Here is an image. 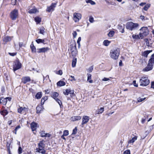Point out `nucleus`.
Wrapping results in <instances>:
<instances>
[{
	"instance_id": "33",
	"label": "nucleus",
	"mask_w": 154,
	"mask_h": 154,
	"mask_svg": "<svg viewBox=\"0 0 154 154\" xmlns=\"http://www.w3.org/2000/svg\"><path fill=\"white\" fill-rule=\"evenodd\" d=\"M55 100L57 102V103H58L60 108L61 107V106H62V103L61 100L57 98H55Z\"/></svg>"
},
{
	"instance_id": "21",
	"label": "nucleus",
	"mask_w": 154,
	"mask_h": 154,
	"mask_svg": "<svg viewBox=\"0 0 154 154\" xmlns=\"http://www.w3.org/2000/svg\"><path fill=\"white\" fill-rule=\"evenodd\" d=\"M37 10L35 8H32L29 10L28 12L30 14H34L36 13Z\"/></svg>"
},
{
	"instance_id": "10",
	"label": "nucleus",
	"mask_w": 154,
	"mask_h": 154,
	"mask_svg": "<svg viewBox=\"0 0 154 154\" xmlns=\"http://www.w3.org/2000/svg\"><path fill=\"white\" fill-rule=\"evenodd\" d=\"M73 20L75 22L79 21L80 19L81 18V14L79 13H75L73 14Z\"/></svg>"
},
{
	"instance_id": "4",
	"label": "nucleus",
	"mask_w": 154,
	"mask_h": 154,
	"mask_svg": "<svg viewBox=\"0 0 154 154\" xmlns=\"http://www.w3.org/2000/svg\"><path fill=\"white\" fill-rule=\"evenodd\" d=\"M139 25L137 23H134L132 22H129L127 23L126 28L127 29L131 31L135 30L139 26Z\"/></svg>"
},
{
	"instance_id": "27",
	"label": "nucleus",
	"mask_w": 154,
	"mask_h": 154,
	"mask_svg": "<svg viewBox=\"0 0 154 154\" xmlns=\"http://www.w3.org/2000/svg\"><path fill=\"white\" fill-rule=\"evenodd\" d=\"M65 83L63 81H60L57 83V85L59 86H62L65 85Z\"/></svg>"
},
{
	"instance_id": "18",
	"label": "nucleus",
	"mask_w": 154,
	"mask_h": 154,
	"mask_svg": "<svg viewBox=\"0 0 154 154\" xmlns=\"http://www.w3.org/2000/svg\"><path fill=\"white\" fill-rule=\"evenodd\" d=\"M12 37L9 36H6L4 37L3 39L4 42H7L11 41L12 39Z\"/></svg>"
},
{
	"instance_id": "34",
	"label": "nucleus",
	"mask_w": 154,
	"mask_h": 154,
	"mask_svg": "<svg viewBox=\"0 0 154 154\" xmlns=\"http://www.w3.org/2000/svg\"><path fill=\"white\" fill-rule=\"evenodd\" d=\"M36 42L38 44L40 43H44L45 40L44 39H38L35 40Z\"/></svg>"
},
{
	"instance_id": "44",
	"label": "nucleus",
	"mask_w": 154,
	"mask_h": 154,
	"mask_svg": "<svg viewBox=\"0 0 154 154\" xmlns=\"http://www.w3.org/2000/svg\"><path fill=\"white\" fill-rule=\"evenodd\" d=\"M44 29H45V28L43 27H41L40 28V33L43 35L44 33L45 32Z\"/></svg>"
},
{
	"instance_id": "60",
	"label": "nucleus",
	"mask_w": 154,
	"mask_h": 154,
	"mask_svg": "<svg viewBox=\"0 0 154 154\" xmlns=\"http://www.w3.org/2000/svg\"><path fill=\"white\" fill-rule=\"evenodd\" d=\"M20 125H18L16 127V128L14 130V131H17V130L20 129Z\"/></svg>"
},
{
	"instance_id": "16",
	"label": "nucleus",
	"mask_w": 154,
	"mask_h": 154,
	"mask_svg": "<svg viewBox=\"0 0 154 154\" xmlns=\"http://www.w3.org/2000/svg\"><path fill=\"white\" fill-rule=\"evenodd\" d=\"M37 124V123L34 122H33L31 124V128L33 131L36 130Z\"/></svg>"
},
{
	"instance_id": "28",
	"label": "nucleus",
	"mask_w": 154,
	"mask_h": 154,
	"mask_svg": "<svg viewBox=\"0 0 154 154\" xmlns=\"http://www.w3.org/2000/svg\"><path fill=\"white\" fill-rule=\"evenodd\" d=\"M104 111V108L101 107L100 109L97 110L96 111V114H98L102 113Z\"/></svg>"
},
{
	"instance_id": "14",
	"label": "nucleus",
	"mask_w": 154,
	"mask_h": 154,
	"mask_svg": "<svg viewBox=\"0 0 154 154\" xmlns=\"http://www.w3.org/2000/svg\"><path fill=\"white\" fill-rule=\"evenodd\" d=\"M49 50V48L48 47L43 48L37 49L38 53H45Z\"/></svg>"
},
{
	"instance_id": "31",
	"label": "nucleus",
	"mask_w": 154,
	"mask_h": 154,
	"mask_svg": "<svg viewBox=\"0 0 154 154\" xmlns=\"http://www.w3.org/2000/svg\"><path fill=\"white\" fill-rule=\"evenodd\" d=\"M35 21L37 23H39L41 21V19L38 17H36L35 18Z\"/></svg>"
},
{
	"instance_id": "46",
	"label": "nucleus",
	"mask_w": 154,
	"mask_h": 154,
	"mask_svg": "<svg viewBox=\"0 0 154 154\" xmlns=\"http://www.w3.org/2000/svg\"><path fill=\"white\" fill-rule=\"evenodd\" d=\"M69 134V131L68 130H65L63 132V135L64 136H67Z\"/></svg>"
},
{
	"instance_id": "39",
	"label": "nucleus",
	"mask_w": 154,
	"mask_h": 154,
	"mask_svg": "<svg viewBox=\"0 0 154 154\" xmlns=\"http://www.w3.org/2000/svg\"><path fill=\"white\" fill-rule=\"evenodd\" d=\"M110 43V42L108 40H105L103 41V45L106 46H108Z\"/></svg>"
},
{
	"instance_id": "36",
	"label": "nucleus",
	"mask_w": 154,
	"mask_h": 154,
	"mask_svg": "<svg viewBox=\"0 0 154 154\" xmlns=\"http://www.w3.org/2000/svg\"><path fill=\"white\" fill-rule=\"evenodd\" d=\"M115 32L114 31L111 30L110 31L108 34V35L109 37H112L114 34Z\"/></svg>"
},
{
	"instance_id": "30",
	"label": "nucleus",
	"mask_w": 154,
	"mask_h": 154,
	"mask_svg": "<svg viewBox=\"0 0 154 154\" xmlns=\"http://www.w3.org/2000/svg\"><path fill=\"white\" fill-rule=\"evenodd\" d=\"M0 113L2 115L5 116L8 113V112L5 109L3 110L0 111Z\"/></svg>"
},
{
	"instance_id": "29",
	"label": "nucleus",
	"mask_w": 154,
	"mask_h": 154,
	"mask_svg": "<svg viewBox=\"0 0 154 154\" xmlns=\"http://www.w3.org/2000/svg\"><path fill=\"white\" fill-rule=\"evenodd\" d=\"M137 137L136 136H134V137H132L131 140H129L128 141V143H133L137 139Z\"/></svg>"
},
{
	"instance_id": "26",
	"label": "nucleus",
	"mask_w": 154,
	"mask_h": 154,
	"mask_svg": "<svg viewBox=\"0 0 154 154\" xmlns=\"http://www.w3.org/2000/svg\"><path fill=\"white\" fill-rule=\"evenodd\" d=\"M42 96V92H38L36 94L35 97L37 99H40L41 98Z\"/></svg>"
},
{
	"instance_id": "22",
	"label": "nucleus",
	"mask_w": 154,
	"mask_h": 154,
	"mask_svg": "<svg viewBox=\"0 0 154 154\" xmlns=\"http://www.w3.org/2000/svg\"><path fill=\"white\" fill-rule=\"evenodd\" d=\"M72 90L70 88L66 89L65 91L63 92V93L65 95H67L71 93Z\"/></svg>"
},
{
	"instance_id": "42",
	"label": "nucleus",
	"mask_w": 154,
	"mask_h": 154,
	"mask_svg": "<svg viewBox=\"0 0 154 154\" xmlns=\"http://www.w3.org/2000/svg\"><path fill=\"white\" fill-rule=\"evenodd\" d=\"M146 99V97H144L143 98H141L140 97H139L137 99V101L138 102H141L144 100H145Z\"/></svg>"
},
{
	"instance_id": "41",
	"label": "nucleus",
	"mask_w": 154,
	"mask_h": 154,
	"mask_svg": "<svg viewBox=\"0 0 154 154\" xmlns=\"http://www.w3.org/2000/svg\"><path fill=\"white\" fill-rule=\"evenodd\" d=\"M81 37H79L77 41V43L78 44V48H80V42L81 41Z\"/></svg>"
},
{
	"instance_id": "55",
	"label": "nucleus",
	"mask_w": 154,
	"mask_h": 154,
	"mask_svg": "<svg viewBox=\"0 0 154 154\" xmlns=\"http://www.w3.org/2000/svg\"><path fill=\"white\" fill-rule=\"evenodd\" d=\"M146 120V118H142V119H141V123L142 124L144 123V122H145Z\"/></svg>"
},
{
	"instance_id": "54",
	"label": "nucleus",
	"mask_w": 154,
	"mask_h": 154,
	"mask_svg": "<svg viewBox=\"0 0 154 154\" xmlns=\"http://www.w3.org/2000/svg\"><path fill=\"white\" fill-rule=\"evenodd\" d=\"M9 54L11 56H14L15 55H16L17 53H9Z\"/></svg>"
},
{
	"instance_id": "38",
	"label": "nucleus",
	"mask_w": 154,
	"mask_h": 154,
	"mask_svg": "<svg viewBox=\"0 0 154 154\" xmlns=\"http://www.w3.org/2000/svg\"><path fill=\"white\" fill-rule=\"evenodd\" d=\"M47 99L48 97L47 96H45L44 97L42 98L41 99V104L42 105L43 104L45 101L47 100Z\"/></svg>"
},
{
	"instance_id": "11",
	"label": "nucleus",
	"mask_w": 154,
	"mask_h": 154,
	"mask_svg": "<svg viewBox=\"0 0 154 154\" xmlns=\"http://www.w3.org/2000/svg\"><path fill=\"white\" fill-rule=\"evenodd\" d=\"M89 117L87 116H84L82 118V122L81 124L82 127H83L84 125L88 122L89 121Z\"/></svg>"
},
{
	"instance_id": "53",
	"label": "nucleus",
	"mask_w": 154,
	"mask_h": 154,
	"mask_svg": "<svg viewBox=\"0 0 154 154\" xmlns=\"http://www.w3.org/2000/svg\"><path fill=\"white\" fill-rule=\"evenodd\" d=\"M123 154H130V152L129 150H127L125 151Z\"/></svg>"
},
{
	"instance_id": "45",
	"label": "nucleus",
	"mask_w": 154,
	"mask_h": 154,
	"mask_svg": "<svg viewBox=\"0 0 154 154\" xmlns=\"http://www.w3.org/2000/svg\"><path fill=\"white\" fill-rule=\"evenodd\" d=\"M70 94V96L72 97H73L75 96V95L74 93V90H72L71 93Z\"/></svg>"
},
{
	"instance_id": "62",
	"label": "nucleus",
	"mask_w": 154,
	"mask_h": 154,
	"mask_svg": "<svg viewBox=\"0 0 154 154\" xmlns=\"http://www.w3.org/2000/svg\"><path fill=\"white\" fill-rule=\"evenodd\" d=\"M58 74L60 75H62V74H63V72H62V71L61 70H59L58 71Z\"/></svg>"
},
{
	"instance_id": "43",
	"label": "nucleus",
	"mask_w": 154,
	"mask_h": 154,
	"mask_svg": "<svg viewBox=\"0 0 154 154\" xmlns=\"http://www.w3.org/2000/svg\"><path fill=\"white\" fill-rule=\"evenodd\" d=\"M132 37L133 38L135 39H140V37L139 36V34L137 35H132Z\"/></svg>"
},
{
	"instance_id": "47",
	"label": "nucleus",
	"mask_w": 154,
	"mask_h": 154,
	"mask_svg": "<svg viewBox=\"0 0 154 154\" xmlns=\"http://www.w3.org/2000/svg\"><path fill=\"white\" fill-rule=\"evenodd\" d=\"M40 134L42 137H45L46 133H45L44 131H42L40 132Z\"/></svg>"
},
{
	"instance_id": "9",
	"label": "nucleus",
	"mask_w": 154,
	"mask_h": 154,
	"mask_svg": "<svg viewBox=\"0 0 154 154\" xmlns=\"http://www.w3.org/2000/svg\"><path fill=\"white\" fill-rule=\"evenodd\" d=\"M21 64L18 61H16L14 62L13 65V69L14 72L21 68Z\"/></svg>"
},
{
	"instance_id": "50",
	"label": "nucleus",
	"mask_w": 154,
	"mask_h": 154,
	"mask_svg": "<svg viewBox=\"0 0 154 154\" xmlns=\"http://www.w3.org/2000/svg\"><path fill=\"white\" fill-rule=\"evenodd\" d=\"M89 20L90 22L91 23H93L94 21L93 17H90L89 18Z\"/></svg>"
},
{
	"instance_id": "49",
	"label": "nucleus",
	"mask_w": 154,
	"mask_h": 154,
	"mask_svg": "<svg viewBox=\"0 0 154 154\" xmlns=\"http://www.w3.org/2000/svg\"><path fill=\"white\" fill-rule=\"evenodd\" d=\"M77 131V129L76 127H75L73 130L72 131V134H76Z\"/></svg>"
},
{
	"instance_id": "17",
	"label": "nucleus",
	"mask_w": 154,
	"mask_h": 154,
	"mask_svg": "<svg viewBox=\"0 0 154 154\" xmlns=\"http://www.w3.org/2000/svg\"><path fill=\"white\" fill-rule=\"evenodd\" d=\"M81 119V117L79 116H74L71 118V120L72 121H78Z\"/></svg>"
},
{
	"instance_id": "59",
	"label": "nucleus",
	"mask_w": 154,
	"mask_h": 154,
	"mask_svg": "<svg viewBox=\"0 0 154 154\" xmlns=\"http://www.w3.org/2000/svg\"><path fill=\"white\" fill-rule=\"evenodd\" d=\"M36 110H38V111H41V108L39 106H37L36 107Z\"/></svg>"
},
{
	"instance_id": "12",
	"label": "nucleus",
	"mask_w": 154,
	"mask_h": 154,
	"mask_svg": "<svg viewBox=\"0 0 154 154\" xmlns=\"http://www.w3.org/2000/svg\"><path fill=\"white\" fill-rule=\"evenodd\" d=\"M56 5V3H52L50 7L47 8V11L48 12L53 11L54 10Z\"/></svg>"
},
{
	"instance_id": "58",
	"label": "nucleus",
	"mask_w": 154,
	"mask_h": 154,
	"mask_svg": "<svg viewBox=\"0 0 154 154\" xmlns=\"http://www.w3.org/2000/svg\"><path fill=\"white\" fill-rule=\"evenodd\" d=\"M133 84L134 85V86H135V87H137L138 86V85H137V84H136V81L134 80V81L133 82Z\"/></svg>"
},
{
	"instance_id": "61",
	"label": "nucleus",
	"mask_w": 154,
	"mask_h": 154,
	"mask_svg": "<svg viewBox=\"0 0 154 154\" xmlns=\"http://www.w3.org/2000/svg\"><path fill=\"white\" fill-rule=\"evenodd\" d=\"M70 77L72 79H71V81H76V79L75 78V77H74V76H72V75H71L70 76Z\"/></svg>"
},
{
	"instance_id": "7",
	"label": "nucleus",
	"mask_w": 154,
	"mask_h": 154,
	"mask_svg": "<svg viewBox=\"0 0 154 154\" xmlns=\"http://www.w3.org/2000/svg\"><path fill=\"white\" fill-rule=\"evenodd\" d=\"M140 85L143 86H146L148 85L149 83V80L148 77L146 76L143 77L140 80Z\"/></svg>"
},
{
	"instance_id": "20",
	"label": "nucleus",
	"mask_w": 154,
	"mask_h": 154,
	"mask_svg": "<svg viewBox=\"0 0 154 154\" xmlns=\"http://www.w3.org/2000/svg\"><path fill=\"white\" fill-rule=\"evenodd\" d=\"M125 27L124 26H122L120 25H118V29L120 30V32L123 33L125 32L124 31Z\"/></svg>"
},
{
	"instance_id": "5",
	"label": "nucleus",
	"mask_w": 154,
	"mask_h": 154,
	"mask_svg": "<svg viewBox=\"0 0 154 154\" xmlns=\"http://www.w3.org/2000/svg\"><path fill=\"white\" fill-rule=\"evenodd\" d=\"M140 31L139 36L142 39L144 36H147L149 34V30L147 27H143L140 29Z\"/></svg>"
},
{
	"instance_id": "6",
	"label": "nucleus",
	"mask_w": 154,
	"mask_h": 154,
	"mask_svg": "<svg viewBox=\"0 0 154 154\" xmlns=\"http://www.w3.org/2000/svg\"><path fill=\"white\" fill-rule=\"evenodd\" d=\"M70 51L73 57H75L78 53V51L76 47V45L75 43H73L70 45Z\"/></svg>"
},
{
	"instance_id": "35",
	"label": "nucleus",
	"mask_w": 154,
	"mask_h": 154,
	"mask_svg": "<svg viewBox=\"0 0 154 154\" xmlns=\"http://www.w3.org/2000/svg\"><path fill=\"white\" fill-rule=\"evenodd\" d=\"M26 109L25 107H21L18 109V112L20 113H22V111L24 110L25 109Z\"/></svg>"
},
{
	"instance_id": "63",
	"label": "nucleus",
	"mask_w": 154,
	"mask_h": 154,
	"mask_svg": "<svg viewBox=\"0 0 154 154\" xmlns=\"http://www.w3.org/2000/svg\"><path fill=\"white\" fill-rule=\"evenodd\" d=\"M146 4V3L145 2H142L140 4V5L141 6H143V5H145Z\"/></svg>"
},
{
	"instance_id": "23",
	"label": "nucleus",
	"mask_w": 154,
	"mask_h": 154,
	"mask_svg": "<svg viewBox=\"0 0 154 154\" xmlns=\"http://www.w3.org/2000/svg\"><path fill=\"white\" fill-rule=\"evenodd\" d=\"M87 81L91 83H92L93 81L91 79V75L90 74H87Z\"/></svg>"
},
{
	"instance_id": "3",
	"label": "nucleus",
	"mask_w": 154,
	"mask_h": 154,
	"mask_svg": "<svg viewBox=\"0 0 154 154\" xmlns=\"http://www.w3.org/2000/svg\"><path fill=\"white\" fill-rule=\"evenodd\" d=\"M44 142V140H43L38 143V147L36 149V152L41 153L42 154L45 153L46 151L44 149L45 145Z\"/></svg>"
},
{
	"instance_id": "56",
	"label": "nucleus",
	"mask_w": 154,
	"mask_h": 154,
	"mask_svg": "<svg viewBox=\"0 0 154 154\" xmlns=\"http://www.w3.org/2000/svg\"><path fill=\"white\" fill-rule=\"evenodd\" d=\"M109 80V79L107 78H104L102 79V81H108Z\"/></svg>"
},
{
	"instance_id": "48",
	"label": "nucleus",
	"mask_w": 154,
	"mask_h": 154,
	"mask_svg": "<svg viewBox=\"0 0 154 154\" xmlns=\"http://www.w3.org/2000/svg\"><path fill=\"white\" fill-rule=\"evenodd\" d=\"M93 69V67L92 66H91L89 68L87 69V71L89 72H91L92 71Z\"/></svg>"
},
{
	"instance_id": "13",
	"label": "nucleus",
	"mask_w": 154,
	"mask_h": 154,
	"mask_svg": "<svg viewBox=\"0 0 154 154\" xmlns=\"http://www.w3.org/2000/svg\"><path fill=\"white\" fill-rule=\"evenodd\" d=\"M152 51V50H146L142 52L141 55L142 56L145 57L147 58L148 57V55Z\"/></svg>"
},
{
	"instance_id": "15",
	"label": "nucleus",
	"mask_w": 154,
	"mask_h": 154,
	"mask_svg": "<svg viewBox=\"0 0 154 154\" xmlns=\"http://www.w3.org/2000/svg\"><path fill=\"white\" fill-rule=\"evenodd\" d=\"M22 82L24 84L29 82L30 81V78L29 76L24 77L22 78Z\"/></svg>"
},
{
	"instance_id": "2",
	"label": "nucleus",
	"mask_w": 154,
	"mask_h": 154,
	"mask_svg": "<svg viewBox=\"0 0 154 154\" xmlns=\"http://www.w3.org/2000/svg\"><path fill=\"white\" fill-rule=\"evenodd\" d=\"M120 50L119 48H115L111 50L109 55L113 59L116 60L118 58Z\"/></svg>"
},
{
	"instance_id": "19",
	"label": "nucleus",
	"mask_w": 154,
	"mask_h": 154,
	"mask_svg": "<svg viewBox=\"0 0 154 154\" xmlns=\"http://www.w3.org/2000/svg\"><path fill=\"white\" fill-rule=\"evenodd\" d=\"M7 103V100L6 98L1 97L0 99V103L3 105H5Z\"/></svg>"
},
{
	"instance_id": "64",
	"label": "nucleus",
	"mask_w": 154,
	"mask_h": 154,
	"mask_svg": "<svg viewBox=\"0 0 154 154\" xmlns=\"http://www.w3.org/2000/svg\"><path fill=\"white\" fill-rule=\"evenodd\" d=\"M151 88L154 89V81L151 83Z\"/></svg>"
},
{
	"instance_id": "52",
	"label": "nucleus",
	"mask_w": 154,
	"mask_h": 154,
	"mask_svg": "<svg viewBox=\"0 0 154 154\" xmlns=\"http://www.w3.org/2000/svg\"><path fill=\"white\" fill-rule=\"evenodd\" d=\"M22 149L21 147H19L18 148V153L21 154L22 152Z\"/></svg>"
},
{
	"instance_id": "25",
	"label": "nucleus",
	"mask_w": 154,
	"mask_h": 154,
	"mask_svg": "<svg viewBox=\"0 0 154 154\" xmlns=\"http://www.w3.org/2000/svg\"><path fill=\"white\" fill-rule=\"evenodd\" d=\"M30 48L31 49L32 51V52H36V50L35 47L34 45L33 42H32L30 46Z\"/></svg>"
},
{
	"instance_id": "32",
	"label": "nucleus",
	"mask_w": 154,
	"mask_h": 154,
	"mask_svg": "<svg viewBox=\"0 0 154 154\" xmlns=\"http://www.w3.org/2000/svg\"><path fill=\"white\" fill-rule=\"evenodd\" d=\"M58 95L59 94L58 93L56 92H54L52 93V94L51 95V97L55 99V98H57V97Z\"/></svg>"
},
{
	"instance_id": "1",
	"label": "nucleus",
	"mask_w": 154,
	"mask_h": 154,
	"mask_svg": "<svg viewBox=\"0 0 154 154\" xmlns=\"http://www.w3.org/2000/svg\"><path fill=\"white\" fill-rule=\"evenodd\" d=\"M154 65V53L150 56L147 66L143 69L144 71H148L152 70Z\"/></svg>"
},
{
	"instance_id": "37",
	"label": "nucleus",
	"mask_w": 154,
	"mask_h": 154,
	"mask_svg": "<svg viewBox=\"0 0 154 154\" xmlns=\"http://www.w3.org/2000/svg\"><path fill=\"white\" fill-rule=\"evenodd\" d=\"M150 4H148L144 7L143 9L145 11H147L148 8L150 7Z\"/></svg>"
},
{
	"instance_id": "51",
	"label": "nucleus",
	"mask_w": 154,
	"mask_h": 154,
	"mask_svg": "<svg viewBox=\"0 0 154 154\" xmlns=\"http://www.w3.org/2000/svg\"><path fill=\"white\" fill-rule=\"evenodd\" d=\"M72 35L73 38H75L76 37V35H77V33L75 31H74L72 33Z\"/></svg>"
},
{
	"instance_id": "8",
	"label": "nucleus",
	"mask_w": 154,
	"mask_h": 154,
	"mask_svg": "<svg viewBox=\"0 0 154 154\" xmlns=\"http://www.w3.org/2000/svg\"><path fill=\"white\" fill-rule=\"evenodd\" d=\"M18 11L17 9H14L11 11L10 14L11 18L13 20H15L18 17Z\"/></svg>"
},
{
	"instance_id": "40",
	"label": "nucleus",
	"mask_w": 154,
	"mask_h": 154,
	"mask_svg": "<svg viewBox=\"0 0 154 154\" xmlns=\"http://www.w3.org/2000/svg\"><path fill=\"white\" fill-rule=\"evenodd\" d=\"M87 3H89L91 5H94L95 4V3L91 0H87L86 1Z\"/></svg>"
},
{
	"instance_id": "57",
	"label": "nucleus",
	"mask_w": 154,
	"mask_h": 154,
	"mask_svg": "<svg viewBox=\"0 0 154 154\" xmlns=\"http://www.w3.org/2000/svg\"><path fill=\"white\" fill-rule=\"evenodd\" d=\"M6 146H7V150H10V144H9V143H8L7 144Z\"/></svg>"
},
{
	"instance_id": "24",
	"label": "nucleus",
	"mask_w": 154,
	"mask_h": 154,
	"mask_svg": "<svg viewBox=\"0 0 154 154\" xmlns=\"http://www.w3.org/2000/svg\"><path fill=\"white\" fill-rule=\"evenodd\" d=\"M77 58L74 57L73 59L72 64V67H74L75 66Z\"/></svg>"
}]
</instances>
